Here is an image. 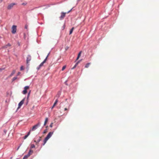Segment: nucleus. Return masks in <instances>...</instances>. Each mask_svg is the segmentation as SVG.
I'll list each match as a JSON object with an SVG mask.
<instances>
[{
  "mask_svg": "<svg viewBox=\"0 0 159 159\" xmlns=\"http://www.w3.org/2000/svg\"><path fill=\"white\" fill-rule=\"evenodd\" d=\"M48 118H45L44 124V126H45L46 125V124L47 122H48Z\"/></svg>",
  "mask_w": 159,
  "mask_h": 159,
  "instance_id": "nucleus-11",
  "label": "nucleus"
},
{
  "mask_svg": "<svg viewBox=\"0 0 159 159\" xmlns=\"http://www.w3.org/2000/svg\"><path fill=\"white\" fill-rule=\"evenodd\" d=\"M24 69V68L23 66H21L20 68V70H23Z\"/></svg>",
  "mask_w": 159,
  "mask_h": 159,
  "instance_id": "nucleus-27",
  "label": "nucleus"
},
{
  "mask_svg": "<svg viewBox=\"0 0 159 159\" xmlns=\"http://www.w3.org/2000/svg\"><path fill=\"white\" fill-rule=\"evenodd\" d=\"M68 110V109L66 108H65V109H64V110L65 111H66V110Z\"/></svg>",
  "mask_w": 159,
  "mask_h": 159,
  "instance_id": "nucleus-38",
  "label": "nucleus"
},
{
  "mask_svg": "<svg viewBox=\"0 0 159 159\" xmlns=\"http://www.w3.org/2000/svg\"><path fill=\"white\" fill-rule=\"evenodd\" d=\"M55 106H54V105L53 104L52 106V107L51 109H52Z\"/></svg>",
  "mask_w": 159,
  "mask_h": 159,
  "instance_id": "nucleus-34",
  "label": "nucleus"
},
{
  "mask_svg": "<svg viewBox=\"0 0 159 159\" xmlns=\"http://www.w3.org/2000/svg\"><path fill=\"white\" fill-rule=\"evenodd\" d=\"M12 31L11 32L13 34H15L16 32V26L15 25L12 26L11 28Z\"/></svg>",
  "mask_w": 159,
  "mask_h": 159,
  "instance_id": "nucleus-2",
  "label": "nucleus"
},
{
  "mask_svg": "<svg viewBox=\"0 0 159 159\" xmlns=\"http://www.w3.org/2000/svg\"><path fill=\"white\" fill-rule=\"evenodd\" d=\"M16 3H12L9 4L7 7V9L8 10L11 9L12 7H13V6L15 5H16Z\"/></svg>",
  "mask_w": 159,
  "mask_h": 159,
  "instance_id": "nucleus-4",
  "label": "nucleus"
},
{
  "mask_svg": "<svg viewBox=\"0 0 159 159\" xmlns=\"http://www.w3.org/2000/svg\"><path fill=\"white\" fill-rule=\"evenodd\" d=\"M41 66H39L38 67H37V69L38 70H39L40 68H41Z\"/></svg>",
  "mask_w": 159,
  "mask_h": 159,
  "instance_id": "nucleus-25",
  "label": "nucleus"
},
{
  "mask_svg": "<svg viewBox=\"0 0 159 159\" xmlns=\"http://www.w3.org/2000/svg\"><path fill=\"white\" fill-rule=\"evenodd\" d=\"M11 46V44L9 43H8L7 45L5 46L4 47L5 48H7L8 46Z\"/></svg>",
  "mask_w": 159,
  "mask_h": 159,
  "instance_id": "nucleus-17",
  "label": "nucleus"
},
{
  "mask_svg": "<svg viewBox=\"0 0 159 159\" xmlns=\"http://www.w3.org/2000/svg\"><path fill=\"white\" fill-rule=\"evenodd\" d=\"M20 74V72H19L18 73H17V76H18Z\"/></svg>",
  "mask_w": 159,
  "mask_h": 159,
  "instance_id": "nucleus-31",
  "label": "nucleus"
},
{
  "mask_svg": "<svg viewBox=\"0 0 159 159\" xmlns=\"http://www.w3.org/2000/svg\"><path fill=\"white\" fill-rule=\"evenodd\" d=\"M15 70H13L12 72L11 73V75H10V76L11 77L15 73Z\"/></svg>",
  "mask_w": 159,
  "mask_h": 159,
  "instance_id": "nucleus-16",
  "label": "nucleus"
},
{
  "mask_svg": "<svg viewBox=\"0 0 159 159\" xmlns=\"http://www.w3.org/2000/svg\"><path fill=\"white\" fill-rule=\"evenodd\" d=\"M18 45H20V44H19H19H18Z\"/></svg>",
  "mask_w": 159,
  "mask_h": 159,
  "instance_id": "nucleus-47",
  "label": "nucleus"
},
{
  "mask_svg": "<svg viewBox=\"0 0 159 159\" xmlns=\"http://www.w3.org/2000/svg\"><path fill=\"white\" fill-rule=\"evenodd\" d=\"M90 64V63H87L85 66V67L87 68H88L89 67Z\"/></svg>",
  "mask_w": 159,
  "mask_h": 159,
  "instance_id": "nucleus-14",
  "label": "nucleus"
},
{
  "mask_svg": "<svg viewBox=\"0 0 159 159\" xmlns=\"http://www.w3.org/2000/svg\"><path fill=\"white\" fill-rule=\"evenodd\" d=\"M30 156L29 155H28V154H27V155H26L24 156V157L23 158V159H26Z\"/></svg>",
  "mask_w": 159,
  "mask_h": 159,
  "instance_id": "nucleus-13",
  "label": "nucleus"
},
{
  "mask_svg": "<svg viewBox=\"0 0 159 159\" xmlns=\"http://www.w3.org/2000/svg\"><path fill=\"white\" fill-rule=\"evenodd\" d=\"M81 52H82V51H80V52H79V54H78L77 57V58H76V60L75 61V62L76 61H77V60H78L79 59V57H80V55H81Z\"/></svg>",
  "mask_w": 159,
  "mask_h": 159,
  "instance_id": "nucleus-10",
  "label": "nucleus"
},
{
  "mask_svg": "<svg viewBox=\"0 0 159 159\" xmlns=\"http://www.w3.org/2000/svg\"><path fill=\"white\" fill-rule=\"evenodd\" d=\"M19 147H19L17 149H18V148H19Z\"/></svg>",
  "mask_w": 159,
  "mask_h": 159,
  "instance_id": "nucleus-44",
  "label": "nucleus"
},
{
  "mask_svg": "<svg viewBox=\"0 0 159 159\" xmlns=\"http://www.w3.org/2000/svg\"><path fill=\"white\" fill-rule=\"evenodd\" d=\"M28 27V26L26 25H25V28L26 29H27Z\"/></svg>",
  "mask_w": 159,
  "mask_h": 159,
  "instance_id": "nucleus-33",
  "label": "nucleus"
},
{
  "mask_svg": "<svg viewBox=\"0 0 159 159\" xmlns=\"http://www.w3.org/2000/svg\"><path fill=\"white\" fill-rule=\"evenodd\" d=\"M80 60H79L76 63H78H78L80 62Z\"/></svg>",
  "mask_w": 159,
  "mask_h": 159,
  "instance_id": "nucleus-37",
  "label": "nucleus"
},
{
  "mask_svg": "<svg viewBox=\"0 0 159 159\" xmlns=\"http://www.w3.org/2000/svg\"><path fill=\"white\" fill-rule=\"evenodd\" d=\"M29 86H26L24 87V89H26V90H27L29 88Z\"/></svg>",
  "mask_w": 159,
  "mask_h": 159,
  "instance_id": "nucleus-22",
  "label": "nucleus"
},
{
  "mask_svg": "<svg viewBox=\"0 0 159 159\" xmlns=\"http://www.w3.org/2000/svg\"><path fill=\"white\" fill-rule=\"evenodd\" d=\"M47 127H48V126H46V128H47Z\"/></svg>",
  "mask_w": 159,
  "mask_h": 159,
  "instance_id": "nucleus-46",
  "label": "nucleus"
},
{
  "mask_svg": "<svg viewBox=\"0 0 159 159\" xmlns=\"http://www.w3.org/2000/svg\"><path fill=\"white\" fill-rule=\"evenodd\" d=\"M30 92H29V93L28 94V96H27V99H28V98H29V95H30Z\"/></svg>",
  "mask_w": 159,
  "mask_h": 159,
  "instance_id": "nucleus-32",
  "label": "nucleus"
},
{
  "mask_svg": "<svg viewBox=\"0 0 159 159\" xmlns=\"http://www.w3.org/2000/svg\"><path fill=\"white\" fill-rule=\"evenodd\" d=\"M3 69L2 68H0V71H1Z\"/></svg>",
  "mask_w": 159,
  "mask_h": 159,
  "instance_id": "nucleus-39",
  "label": "nucleus"
},
{
  "mask_svg": "<svg viewBox=\"0 0 159 159\" xmlns=\"http://www.w3.org/2000/svg\"><path fill=\"white\" fill-rule=\"evenodd\" d=\"M72 8L71 10H70V11H70H70H71L72 10Z\"/></svg>",
  "mask_w": 159,
  "mask_h": 159,
  "instance_id": "nucleus-40",
  "label": "nucleus"
},
{
  "mask_svg": "<svg viewBox=\"0 0 159 159\" xmlns=\"http://www.w3.org/2000/svg\"><path fill=\"white\" fill-rule=\"evenodd\" d=\"M69 47H66V48H65V49L66 50H67L68 49V48Z\"/></svg>",
  "mask_w": 159,
  "mask_h": 159,
  "instance_id": "nucleus-35",
  "label": "nucleus"
},
{
  "mask_svg": "<svg viewBox=\"0 0 159 159\" xmlns=\"http://www.w3.org/2000/svg\"><path fill=\"white\" fill-rule=\"evenodd\" d=\"M74 29V27H72V29L70 30V33H69L70 34L72 33Z\"/></svg>",
  "mask_w": 159,
  "mask_h": 159,
  "instance_id": "nucleus-15",
  "label": "nucleus"
},
{
  "mask_svg": "<svg viewBox=\"0 0 159 159\" xmlns=\"http://www.w3.org/2000/svg\"><path fill=\"white\" fill-rule=\"evenodd\" d=\"M30 131L27 133V134L24 137L23 139H26L27 137L30 135Z\"/></svg>",
  "mask_w": 159,
  "mask_h": 159,
  "instance_id": "nucleus-9",
  "label": "nucleus"
},
{
  "mask_svg": "<svg viewBox=\"0 0 159 159\" xmlns=\"http://www.w3.org/2000/svg\"><path fill=\"white\" fill-rule=\"evenodd\" d=\"M70 12V11H69L67 12V13H69Z\"/></svg>",
  "mask_w": 159,
  "mask_h": 159,
  "instance_id": "nucleus-42",
  "label": "nucleus"
},
{
  "mask_svg": "<svg viewBox=\"0 0 159 159\" xmlns=\"http://www.w3.org/2000/svg\"><path fill=\"white\" fill-rule=\"evenodd\" d=\"M40 125V122L38 123L37 124L34 126L32 128V129H37L39 126Z\"/></svg>",
  "mask_w": 159,
  "mask_h": 159,
  "instance_id": "nucleus-8",
  "label": "nucleus"
},
{
  "mask_svg": "<svg viewBox=\"0 0 159 159\" xmlns=\"http://www.w3.org/2000/svg\"><path fill=\"white\" fill-rule=\"evenodd\" d=\"M30 147L31 148H34L35 147V145L34 144H32L31 145Z\"/></svg>",
  "mask_w": 159,
  "mask_h": 159,
  "instance_id": "nucleus-23",
  "label": "nucleus"
},
{
  "mask_svg": "<svg viewBox=\"0 0 159 159\" xmlns=\"http://www.w3.org/2000/svg\"><path fill=\"white\" fill-rule=\"evenodd\" d=\"M77 0L78 2V1H79L80 0Z\"/></svg>",
  "mask_w": 159,
  "mask_h": 159,
  "instance_id": "nucleus-43",
  "label": "nucleus"
},
{
  "mask_svg": "<svg viewBox=\"0 0 159 159\" xmlns=\"http://www.w3.org/2000/svg\"><path fill=\"white\" fill-rule=\"evenodd\" d=\"M17 78L16 77H13L12 79V81H15Z\"/></svg>",
  "mask_w": 159,
  "mask_h": 159,
  "instance_id": "nucleus-21",
  "label": "nucleus"
},
{
  "mask_svg": "<svg viewBox=\"0 0 159 159\" xmlns=\"http://www.w3.org/2000/svg\"><path fill=\"white\" fill-rule=\"evenodd\" d=\"M49 54L50 52H49V53L48 54L47 56L46 57L45 59L44 60V61L39 65V66H41V67L43 66L44 63L46 62Z\"/></svg>",
  "mask_w": 159,
  "mask_h": 159,
  "instance_id": "nucleus-5",
  "label": "nucleus"
},
{
  "mask_svg": "<svg viewBox=\"0 0 159 159\" xmlns=\"http://www.w3.org/2000/svg\"><path fill=\"white\" fill-rule=\"evenodd\" d=\"M1 1H2L3 0H1Z\"/></svg>",
  "mask_w": 159,
  "mask_h": 159,
  "instance_id": "nucleus-45",
  "label": "nucleus"
},
{
  "mask_svg": "<svg viewBox=\"0 0 159 159\" xmlns=\"http://www.w3.org/2000/svg\"><path fill=\"white\" fill-rule=\"evenodd\" d=\"M25 98H24L23 99H22L19 103L18 104V108H19L21 106L23 105L24 103V102L25 101Z\"/></svg>",
  "mask_w": 159,
  "mask_h": 159,
  "instance_id": "nucleus-7",
  "label": "nucleus"
},
{
  "mask_svg": "<svg viewBox=\"0 0 159 159\" xmlns=\"http://www.w3.org/2000/svg\"><path fill=\"white\" fill-rule=\"evenodd\" d=\"M65 27V24H64L62 26L63 30L64 29Z\"/></svg>",
  "mask_w": 159,
  "mask_h": 159,
  "instance_id": "nucleus-30",
  "label": "nucleus"
},
{
  "mask_svg": "<svg viewBox=\"0 0 159 159\" xmlns=\"http://www.w3.org/2000/svg\"><path fill=\"white\" fill-rule=\"evenodd\" d=\"M28 101H27V102H26V105H27L28 103Z\"/></svg>",
  "mask_w": 159,
  "mask_h": 159,
  "instance_id": "nucleus-41",
  "label": "nucleus"
},
{
  "mask_svg": "<svg viewBox=\"0 0 159 159\" xmlns=\"http://www.w3.org/2000/svg\"><path fill=\"white\" fill-rule=\"evenodd\" d=\"M52 134L53 132H50L48 133V134L47 135V136L43 140V145H45L47 141L51 137Z\"/></svg>",
  "mask_w": 159,
  "mask_h": 159,
  "instance_id": "nucleus-1",
  "label": "nucleus"
},
{
  "mask_svg": "<svg viewBox=\"0 0 159 159\" xmlns=\"http://www.w3.org/2000/svg\"><path fill=\"white\" fill-rule=\"evenodd\" d=\"M66 13H65L63 12H61V16L59 17L60 20H63L66 16Z\"/></svg>",
  "mask_w": 159,
  "mask_h": 159,
  "instance_id": "nucleus-3",
  "label": "nucleus"
},
{
  "mask_svg": "<svg viewBox=\"0 0 159 159\" xmlns=\"http://www.w3.org/2000/svg\"><path fill=\"white\" fill-rule=\"evenodd\" d=\"M78 63H75V65H74V66L71 69H74L76 67V66L78 65Z\"/></svg>",
  "mask_w": 159,
  "mask_h": 159,
  "instance_id": "nucleus-18",
  "label": "nucleus"
},
{
  "mask_svg": "<svg viewBox=\"0 0 159 159\" xmlns=\"http://www.w3.org/2000/svg\"><path fill=\"white\" fill-rule=\"evenodd\" d=\"M33 152V151L30 149V151H29V152L28 154L30 156V155H31L32 154Z\"/></svg>",
  "mask_w": 159,
  "mask_h": 159,
  "instance_id": "nucleus-12",
  "label": "nucleus"
},
{
  "mask_svg": "<svg viewBox=\"0 0 159 159\" xmlns=\"http://www.w3.org/2000/svg\"><path fill=\"white\" fill-rule=\"evenodd\" d=\"M53 124V123H52L50 125V127H51V128H52V125Z\"/></svg>",
  "mask_w": 159,
  "mask_h": 159,
  "instance_id": "nucleus-29",
  "label": "nucleus"
},
{
  "mask_svg": "<svg viewBox=\"0 0 159 159\" xmlns=\"http://www.w3.org/2000/svg\"><path fill=\"white\" fill-rule=\"evenodd\" d=\"M41 137H39V140H38V141L36 143H39V141H41Z\"/></svg>",
  "mask_w": 159,
  "mask_h": 159,
  "instance_id": "nucleus-26",
  "label": "nucleus"
},
{
  "mask_svg": "<svg viewBox=\"0 0 159 159\" xmlns=\"http://www.w3.org/2000/svg\"><path fill=\"white\" fill-rule=\"evenodd\" d=\"M31 57L30 55H27L26 58V64H28L29 61L31 60Z\"/></svg>",
  "mask_w": 159,
  "mask_h": 159,
  "instance_id": "nucleus-6",
  "label": "nucleus"
},
{
  "mask_svg": "<svg viewBox=\"0 0 159 159\" xmlns=\"http://www.w3.org/2000/svg\"><path fill=\"white\" fill-rule=\"evenodd\" d=\"M27 4V3L26 2H24L22 3V5H25Z\"/></svg>",
  "mask_w": 159,
  "mask_h": 159,
  "instance_id": "nucleus-28",
  "label": "nucleus"
},
{
  "mask_svg": "<svg viewBox=\"0 0 159 159\" xmlns=\"http://www.w3.org/2000/svg\"><path fill=\"white\" fill-rule=\"evenodd\" d=\"M66 68V66H64L62 68V69H61V70H63Z\"/></svg>",
  "mask_w": 159,
  "mask_h": 159,
  "instance_id": "nucleus-24",
  "label": "nucleus"
},
{
  "mask_svg": "<svg viewBox=\"0 0 159 159\" xmlns=\"http://www.w3.org/2000/svg\"><path fill=\"white\" fill-rule=\"evenodd\" d=\"M80 60H79L76 63H78H78L80 62Z\"/></svg>",
  "mask_w": 159,
  "mask_h": 159,
  "instance_id": "nucleus-36",
  "label": "nucleus"
},
{
  "mask_svg": "<svg viewBox=\"0 0 159 159\" xmlns=\"http://www.w3.org/2000/svg\"><path fill=\"white\" fill-rule=\"evenodd\" d=\"M58 102V101L57 100V99L56 100L55 102H54V106H56V105L57 104V103Z\"/></svg>",
  "mask_w": 159,
  "mask_h": 159,
  "instance_id": "nucleus-20",
  "label": "nucleus"
},
{
  "mask_svg": "<svg viewBox=\"0 0 159 159\" xmlns=\"http://www.w3.org/2000/svg\"><path fill=\"white\" fill-rule=\"evenodd\" d=\"M27 93V90H26V89H24V90L23 91V94H25Z\"/></svg>",
  "mask_w": 159,
  "mask_h": 159,
  "instance_id": "nucleus-19",
  "label": "nucleus"
}]
</instances>
